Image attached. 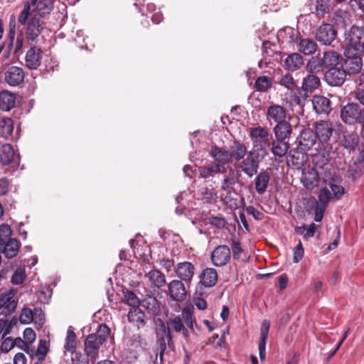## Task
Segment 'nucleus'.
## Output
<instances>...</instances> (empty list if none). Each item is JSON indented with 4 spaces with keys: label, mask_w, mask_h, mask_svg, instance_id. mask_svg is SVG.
Returning a JSON list of instances; mask_svg holds the SVG:
<instances>
[{
    "label": "nucleus",
    "mask_w": 364,
    "mask_h": 364,
    "mask_svg": "<svg viewBox=\"0 0 364 364\" xmlns=\"http://www.w3.org/2000/svg\"><path fill=\"white\" fill-rule=\"evenodd\" d=\"M110 333V329L105 324L98 326L96 333L89 334L85 341V353L91 360H95L99 354L100 348L107 340Z\"/></svg>",
    "instance_id": "nucleus-1"
},
{
    "label": "nucleus",
    "mask_w": 364,
    "mask_h": 364,
    "mask_svg": "<svg viewBox=\"0 0 364 364\" xmlns=\"http://www.w3.org/2000/svg\"><path fill=\"white\" fill-rule=\"evenodd\" d=\"M250 138L252 143V148L250 151L264 159L268 155V147L271 143L267 129L261 126L250 128Z\"/></svg>",
    "instance_id": "nucleus-2"
},
{
    "label": "nucleus",
    "mask_w": 364,
    "mask_h": 364,
    "mask_svg": "<svg viewBox=\"0 0 364 364\" xmlns=\"http://www.w3.org/2000/svg\"><path fill=\"white\" fill-rule=\"evenodd\" d=\"M34 6L32 12L36 13L34 16L45 17L50 14L53 9V0H30L24 4L23 9L18 17V21L21 25L26 23L31 14V6Z\"/></svg>",
    "instance_id": "nucleus-3"
},
{
    "label": "nucleus",
    "mask_w": 364,
    "mask_h": 364,
    "mask_svg": "<svg viewBox=\"0 0 364 364\" xmlns=\"http://www.w3.org/2000/svg\"><path fill=\"white\" fill-rule=\"evenodd\" d=\"M363 37V28L356 26H351L350 30L345 33V43L346 44L345 50L350 54L353 52L363 53L364 42L362 41Z\"/></svg>",
    "instance_id": "nucleus-4"
},
{
    "label": "nucleus",
    "mask_w": 364,
    "mask_h": 364,
    "mask_svg": "<svg viewBox=\"0 0 364 364\" xmlns=\"http://www.w3.org/2000/svg\"><path fill=\"white\" fill-rule=\"evenodd\" d=\"M264 159L257 156V155L248 151L246 157L243 158L238 165V168L248 177L252 178L257 173L259 163Z\"/></svg>",
    "instance_id": "nucleus-5"
},
{
    "label": "nucleus",
    "mask_w": 364,
    "mask_h": 364,
    "mask_svg": "<svg viewBox=\"0 0 364 364\" xmlns=\"http://www.w3.org/2000/svg\"><path fill=\"white\" fill-rule=\"evenodd\" d=\"M337 37V31L328 23H322L316 31L315 38L321 45L331 46Z\"/></svg>",
    "instance_id": "nucleus-6"
},
{
    "label": "nucleus",
    "mask_w": 364,
    "mask_h": 364,
    "mask_svg": "<svg viewBox=\"0 0 364 364\" xmlns=\"http://www.w3.org/2000/svg\"><path fill=\"white\" fill-rule=\"evenodd\" d=\"M15 295L16 292L13 289L0 294V315L6 316L15 311L18 304Z\"/></svg>",
    "instance_id": "nucleus-7"
},
{
    "label": "nucleus",
    "mask_w": 364,
    "mask_h": 364,
    "mask_svg": "<svg viewBox=\"0 0 364 364\" xmlns=\"http://www.w3.org/2000/svg\"><path fill=\"white\" fill-rule=\"evenodd\" d=\"M344 54L346 59L342 65V68H343L348 75H355L358 73L363 67V60L361 56L363 53L353 52L350 54L345 50Z\"/></svg>",
    "instance_id": "nucleus-8"
},
{
    "label": "nucleus",
    "mask_w": 364,
    "mask_h": 364,
    "mask_svg": "<svg viewBox=\"0 0 364 364\" xmlns=\"http://www.w3.org/2000/svg\"><path fill=\"white\" fill-rule=\"evenodd\" d=\"M362 110L356 103H348L342 107L341 117L343 122L353 124L361 119Z\"/></svg>",
    "instance_id": "nucleus-9"
},
{
    "label": "nucleus",
    "mask_w": 364,
    "mask_h": 364,
    "mask_svg": "<svg viewBox=\"0 0 364 364\" xmlns=\"http://www.w3.org/2000/svg\"><path fill=\"white\" fill-rule=\"evenodd\" d=\"M231 251L228 246L225 245H218L212 252L210 259L215 267H224L230 260Z\"/></svg>",
    "instance_id": "nucleus-10"
},
{
    "label": "nucleus",
    "mask_w": 364,
    "mask_h": 364,
    "mask_svg": "<svg viewBox=\"0 0 364 364\" xmlns=\"http://www.w3.org/2000/svg\"><path fill=\"white\" fill-rule=\"evenodd\" d=\"M314 133L317 139L322 144L327 143L333 132V125L332 122L326 120H320L314 124Z\"/></svg>",
    "instance_id": "nucleus-11"
},
{
    "label": "nucleus",
    "mask_w": 364,
    "mask_h": 364,
    "mask_svg": "<svg viewBox=\"0 0 364 364\" xmlns=\"http://www.w3.org/2000/svg\"><path fill=\"white\" fill-rule=\"evenodd\" d=\"M346 75L343 68L336 67L326 72L324 80L331 86H341L346 81Z\"/></svg>",
    "instance_id": "nucleus-12"
},
{
    "label": "nucleus",
    "mask_w": 364,
    "mask_h": 364,
    "mask_svg": "<svg viewBox=\"0 0 364 364\" xmlns=\"http://www.w3.org/2000/svg\"><path fill=\"white\" fill-rule=\"evenodd\" d=\"M24 350L29 355L33 360H36L37 363H42L45 360L48 352L49 350L48 343L45 339H41L36 349L31 346H27Z\"/></svg>",
    "instance_id": "nucleus-13"
},
{
    "label": "nucleus",
    "mask_w": 364,
    "mask_h": 364,
    "mask_svg": "<svg viewBox=\"0 0 364 364\" xmlns=\"http://www.w3.org/2000/svg\"><path fill=\"white\" fill-rule=\"evenodd\" d=\"M25 73L23 68L11 66L4 73V80L11 86H18L23 82Z\"/></svg>",
    "instance_id": "nucleus-14"
},
{
    "label": "nucleus",
    "mask_w": 364,
    "mask_h": 364,
    "mask_svg": "<svg viewBox=\"0 0 364 364\" xmlns=\"http://www.w3.org/2000/svg\"><path fill=\"white\" fill-rule=\"evenodd\" d=\"M196 267L189 262H183L178 263L176 268L175 272L180 281H183L186 283H190L194 276Z\"/></svg>",
    "instance_id": "nucleus-15"
},
{
    "label": "nucleus",
    "mask_w": 364,
    "mask_h": 364,
    "mask_svg": "<svg viewBox=\"0 0 364 364\" xmlns=\"http://www.w3.org/2000/svg\"><path fill=\"white\" fill-rule=\"evenodd\" d=\"M299 145L302 151H309L316 143L317 138L312 129H303L297 138Z\"/></svg>",
    "instance_id": "nucleus-16"
},
{
    "label": "nucleus",
    "mask_w": 364,
    "mask_h": 364,
    "mask_svg": "<svg viewBox=\"0 0 364 364\" xmlns=\"http://www.w3.org/2000/svg\"><path fill=\"white\" fill-rule=\"evenodd\" d=\"M266 116L269 122L280 123L287 121V110L282 105L273 104L267 109Z\"/></svg>",
    "instance_id": "nucleus-17"
},
{
    "label": "nucleus",
    "mask_w": 364,
    "mask_h": 364,
    "mask_svg": "<svg viewBox=\"0 0 364 364\" xmlns=\"http://www.w3.org/2000/svg\"><path fill=\"white\" fill-rule=\"evenodd\" d=\"M168 287L173 300L182 301L186 299L187 291L182 281L174 279L168 284Z\"/></svg>",
    "instance_id": "nucleus-18"
},
{
    "label": "nucleus",
    "mask_w": 364,
    "mask_h": 364,
    "mask_svg": "<svg viewBox=\"0 0 364 364\" xmlns=\"http://www.w3.org/2000/svg\"><path fill=\"white\" fill-rule=\"evenodd\" d=\"M26 24V36L27 39L31 42L36 41L43 29L40 20L36 16H33L29 19L28 18Z\"/></svg>",
    "instance_id": "nucleus-19"
},
{
    "label": "nucleus",
    "mask_w": 364,
    "mask_h": 364,
    "mask_svg": "<svg viewBox=\"0 0 364 364\" xmlns=\"http://www.w3.org/2000/svg\"><path fill=\"white\" fill-rule=\"evenodd\" d=\"M210 156L215 159V162L220 164L223 168L224 165L232 162L230 151L224 147L216 145L211 146Z\"/></svg>",
    "instance_id": "nucleus-20"
},
{
    "label": "nucleus",
    "mask_w": 364,
    "mask_h": 364,
    "mask_svg": "<svg viewBox=\"0 0 364 364\" xmlns=\"http://www.w3.org/2000/svg\"><path fill=\"white\" fill-rule=\"evenodd\" d=\"M301 182L308 189H313L318 185L319 177L316 170L314 168L307 167L302 171Z\"/></svg>",
    "instance_id": "nucleus-21"
},
{
    "label": "nucleus",
    "mask_w": 364,
    "mask_h": 364,
    "mask_svg": "<svg viewBox=\"0 0 364 364\" xmlns=\"http://www.w3.org/2000/svg\"><path fill=\"white\" fill-rule=\"evenodd\" d=\"M313 107L318 114H328L331 111V102L329 99L322 95H315L312 99Z\"/></svg>",
    "instance_id": "nucleus-22"
},
{
    "label": "nucleus",
    "mask_w": 364,
    "mask_h": 364,
    "mask_svg": "<svg viewBox=\"0 0 364 364\" xmlns=\"http://www.w3.org/2000/svg\"><path fill=\"white\" fill-rule=\"evenodd\" d=\"M270 181V173L267 170H261L255 178V188L256 192L264 194L268 188Z\"/></svg>",
    "instance_id": "nucleus-23"
},
{
    "label": "nucleus",
    "mask_w": 364,
    "mask_h": 364,
    "mask_svg": "<svg viewBox=\"0 0 364 364\" xmlns=\"http://www.w3.org/2000/svg\"><path fill=\"white\" fill-rule=\"evenodd\" d=\"M41 50L36 47H31L27 51L25 62L29 69H36L41 65Z\"/></svg>",
    "instance_id": "nucleus-24"
},
{
    "label": "nucleus",
    "mask_w": 364,
    "mask_h": 364,
    "mask_svg": "<svg viewBox=\"0 0 364 364\" xmlns=\"http://www.w3.org/2000/svg\"><path fill=\"white\" fill-rule=\"evenodd\" d=\"M321 58L324 68H328V70L338 67L343 60L342 56L335 50L324 52Z\"/></svg>",
    "instance_id": "nucleus-25"
},
{
    "label": "nucleus",
    "mask_w": 364,
    "mask_h": 364,
    "mask_svg": "<svg viewBox=\"0 0 364 364\" xmlns=\"http://www.w3.org/2000/svg\"><path fill=\"white\" fill-rule=\"evenodd\" d=\"M270 323L267 320H264L260 328V336L259 342V355L262 360H264L266 355V342L268 337Z\"/></svg>",
    "instance_id": "nucleus-26"
},
{
    "label": "nucleus",
    "mask_w": 364,
    "mask_h": 364,
    "mask_svg": "<svg viewBox=\"0 0 364 364\" xmlns=\"http://www.w3.org/2000/svg\"><path fill=\"white\" fill-rule=\"evenodd\" d=\"M19 246L20 244L18 241L15 238H12L2 242L1 245H0V251L2 252V254L6 258L11 259L16 256Z\"/></svg>",
    "instance_id": "nucleus-27"
},
{
    "label": "nucleus",
    "mask_w": 364,
    "mask_h": 364,
    "mask_svg": "<svg viewBox=\"0 0 364 364\" xmlns=\"http://www.w3.org/2000/svg\"><path fill=\"white\" fill-rule=\"evenodd\" d=\"M298 50L305 55L315 53L318 49V45L315 41L309 38H300L298 43Z\"/></svg>",
    "instance_id": "nucleus-28"
},
{
    "label": "nucleus",
    "mask_w": 364,
    "mask_h": 364,
    "mask_svg": "<svg viewBox=\"0 0 364 364\" xmlns=\"http://www.w3.org/2000/svg\"><path fill=\"white\" fill-rule=\"evenodd\" d=\"M273 133L275 139L286 141L292 134L291 125L287 121L277 123L273 128Z\"/></svg>",
    "instance_id": "nucleus-29"
},
{
    "label": "nucleus",
    "mask_w": 364,
    "mask_h": 364,
    "mask_svg": "<svg viewBox=\"0 0 364 364\" xmlns=\"http://www.w3.org/2000/svg\"><path fill=\"white\" fill-rule=\"evenodd\" d=\"M304 64L302 56L298 53L289 55L284 60V66L289 71H296Z\"/></svg>",
    "instance_id": "nucleus-30"
},
{
    "label": "nucleus",
    "mask_w": 364,
    "mask_h": 364,
    "mask_svg": "<svg viewBox=\"0 0 364 364\" xmlns=\"http://www.w3.org/2000/svg\"><path fill=\"white\" fill-rule=\"evenodd\" d=\"M217 281L218 272L214 268H206L200 275V282L205 287H213Z\"/></svg>",
    "instance_id": "nucleus-31"
},
{
    "label": "nucleus",
    "mask_w": 364,
    "mask_h": 364,
    "mask_svg": "<svg viewBox=\"0 0 364 364\" xmlns=\"http://www.w3.org/2000/svg\"><path fill=\"white\" fill-rule=\"evenodd\" d=\"M229 151L232 161H241L248 153L245 144L237 140L234 141Z\"/></svg>",
    "instance_id": "nucleus-32"
},
{
    "label": "nucleus",
    "mask_w": 364,
    "mask_h": 364,
    "mask_svg": "<svg viewBox=\"0 0 364 364\" xmlns=\"http://www.w3.org/2000/svg\"><path fill=\"white\" fill-rule=\"evenodd\" d=\"M270 145L272 154L275 157L278 158L284 157L289 149V144L288 141L277 139L272 140Z\"/></svg>",
    "instance_id": "nucleus-33"
},
{
    "label": "nucleus",
    "mask_w": 364,
    "mask_h": 364,
    "mask_svg": "<svg viewBox=\"0 0 364 364\" xmlns=\"http://www.w3.org/2000/svg\"><path fill=\"white\" fill-rule=\"evenodd\" d=\"M200 176L203 178L213 177L218 173L225 172V168H223L220 164L213 162L208 166H201L198 168Z\"/></svg>",
    "instance_id": "nucleus-34"
},
{
    "label": "nucleus",
    "mask_w": 364,
    "mask_h": 364,
    "mask_svg": "<svg viewBox=\"0 0 364 364\" xmlns=\"http://www.w3.org/2000/svg\"><path fill=\"white\" fill-rule=\"evenodd\" d=\"M306 156L304 154L291 149L287 156V162L289 166L292 165L296 168H299L306 161Z\"/></svg>",
    "instance_id": "nucleus-35"
},
{
    "label": "nucleus",
    "mask_w": 364,
    "mask_h": 364,
    "mask_svg": "<svg viewBox=\"0 0 364 364\" xmlns=\"http://www.w3.org/2000/svg\"><path fill=\"white\" fill-rule=\"evenodd\" d=\"M321 85L320 78L315 74L309 73L304 79L301 88L313 92Z\"/></svg>",
    "instance_id": "nucleus-36"
},
{
    "label": "nucleus",
    "mask_w": 364,
    "mask_h": 364,
    "mask_svg": "<svg viewBox=\"0 0 364 364\" xmlns=\"http://www.w3.org/2000/svg\"><path fill=\"white\" fill-rule=\"evenodd\" d=\"M333 21L337 28H345L352 23L350 14L344 11L336 12L333 17Z\"/></svg>",
    "instance_id": "nucleus-37"
},
{
    "label": "nucleus",
    "mask_w": 364,
    "mask_h": 364,
    "mask_svg": "<svg viewBox=\"0 0 364 364\" xmlns=\"http://www.w3.org/2000/svg\"><path fill=\"white\" fill-rule=\"evenodd\" d=\"M16 97L9 91L0 92V109L4 111L11 110L15 105Z\"/></svg>",
    "instance_id": "nucleus-38"
},
{
    "label": "nucleus",
    "mask_w": 364,
    "mask_h": 364,
    "mask_svg": "<svg viewBox=\"0 0 364 364\" xmlns=\"http://www.w3.org/2000/svg\"><path fill=\"white\" fill-rule=\"evenodd\" d=\"M15 159L14 150L11 145L4 144L0 149V162L4 165H9Z\"/></svg>",
    "instance_id": "nucleus-39"
},
{
    "label": "nucleus",
    "mask_w": 364,
    "mask_h": 364,
    "mask_svg": "<svg viewBox=\"0 0 364 364\" xmlns=\"http://www.w3.org/2000/svg\"><path fill=\"white\" fill-rule=\"evenodd\" d=\"M129 322L135 323L139 328L145 324V314L139 308L131 309L127 314Z\"/></svg>",
    "instance_id": "nucleus-40"
},
{
    "label": "nucleus",
    "mask_w": 364,
    "mask_h": 364,
    "mask_svg": "<svg viewBox=\"0 0 364 364\" xmlns=\"http://www.w3.org/2000/svg\"><path fill=\"white\" fill-rule=\"evenodd\" d=\"M151 284L158 288L163 287L166 283L165 276L157 269H153L145 275Z\"/></svg>",
    "instance_id": "nucleus-41"
},
{
    "label": "nucleus",
    "mask_w": 364,
    "mask_h": 364,
    "mask_svg": "<svg viewBox=\"0 0 364 364\" xmlns=\"http://www.w3.org/2000/svg\"><path fill=\"white\" fill-rule=\"evenodd\" d=\"M331 9L330 0H316L315 11L313 12L318 18H322L329 13Z\"/></svg>",
    "instance_id": "nucleus-42"
},
{
    "label": "nucleus",
    "mask_w": 364,
    "mask_h": 364,
    "mask_svg": "<svg viewBox=\"0 0 364 364\" xmlns=\"http://www.w3.org/2000/svg\"><path fill=\"white\" fill-rule=\"evenodd\" d=\"M14 129L13 120L11 118H3L0 119V136L8 138L11 135Z\"/></svg>",
    "instance_id": "nucleus-43"
},
{
    "label": "nucleus",
    "mask_w": 364,
    "mask_h": 364,
    "mask_svg": "<svg viewBox=\"0 0 364 364\" xmlns=\"http://www.w3.org/2000/svg\"><path fill=\"white\" fill-rule=\"evenodd\" d=\"M272 82V77L265 75L259 76L255 81V87L257 91L265 92L271 88Z\"/></svg>",
    "instance_id": "nucleus-44"
},
{
    "label": "nucleus",
    "mask_w": 364,
    "mask_h": 364,
    "mask_svg": "<svg viewBox=\"0 0 364 364\" xmlns=\"http://www.w3.org/2000/svg\"><path fill=\"white\" fill-rule=\"evenodd\" d=\"M324 66L322 63V58L313 57L306 64V70L309 73L315 74L321 72Z\"/></svg>",
    "instance_id": "nucleus-45"
},
{
    "label": "nucleus",
    "mask_w": 364,
    "mask_h": 364,
    "mask_svg": "<svg viewBox=\"0 0 364 364\" xmlns=\"http://www.w3.org/2000/svg\"><path fill=\"white\" fill-rule=\"evenodd\" d=\"M123 301L131 306L132 309L139 308L141 304L140 300L136 294L128 289L123 291Z\"/></svg>",
    "instance_id": "nucleus-46"
},
{
    "label": "nucleus",
    "mask_w": 364,
    "mask_h": 364,
    "mask_svg": "<svg viewBox=\"0 0 364 364\" xmlns=\"http://www.w3.org/2000/svg\"><path fill=\"white\" fill-rule=\"evenodd\" d=\"M359 137L356 133L347 134L343 136V146L349 151H353L358 145Z\"/></svg>",
    "instance_id": "nucleus-47"
},
{
    "label": "nucleus",
    "mask_w": 364,
    "mask_h": 364,
    "mask_svg": "<svg viewBox=\"0 0 364 364\" xmlns=\"http://www.w3.org/2000/svg\"><path fill=\"white\" fill-rule=\"evenodd\" d=\"M65 349L72 353L76 350V335L74 331H68L65 339Z\"/></svg>",
    "instance_id": "nucleus-48"
},
{
    "label": "nucleus",
    "mask_w": 364,
    "mask_h": 364,
    "mask_svg": "<svg viewBox=\"0 0 364 364\" xmlns=\"http://www.w3.org/2000/svg\"><path fill=\"white\" fill-rule=\"evenodd\" d=\"M234 170L232 168L230 169L229 174L227 176H225L223 180L221 182V189L230 192L232 186H233L235 183V181L234 179V177L232 175L234 174Z\"/></svg>",
    "instance_id": "nucleus-49"
},
{
    "label": "nucleus",
    "mask_w": 364,
    "mask_h": 364,
    "mask_svg": "<svg viewBox=\"0 0 364 364\" xmlns=\"http://www.w3.org/2000/svg\"><path fill=\"white\" fill-rule=\"evenodd\" d=\"M19 342H22V339L20 338L14 339L11 337H8L3 340L1 350L4 353H8Z\"/></svg>",
    "instance_id": "nucleus-50"
},
{
    "label": "nucleus",
    "mask_w": 364,
    "mask_h": 364,
    "mask_svg": "<svg viewBox=\"0 0 364 364\" xmlns=\"http://www.w3.org/2000/svg\"><path fill=\"white\" fill-rule=\"evenodd\" d=\"M16 323V321L14 319L10 321L2 318L0 319V333H3V338L10 333Z\"/></svg>",
    "instance_id": "nucleus-51"
},
{
    "label": "nucleus",
    "mask_w": 364,
    "mask_h": 364,
    "mask_svg": "<svg viewBox=\"0 0 364 364\" xmlns=\"http://www.w3.org/2000/svg\"><path fill=\"white\" fill-rule=\"evenodd\" d=\"M16 36V25L15 22L14 23L10 22L9 24V31L7 35V39H8V43H7V55H6V58L8 57V55L10 54V52L11 51L13 47H14V42Z\"/></svg>",
    "instance_id": "nucleus-52"
},
{
    "label": "nucleus",
    "mask_w": 364,
    "mask_h": 364,
    "mask_svg": "<svg viewBox=\"0 0 364 364\" xmlns=\"http://www.w3.org/2000/svg\"><path fill=\"white\" fill-rule=\"evenodd\" d=\"M36 337L35 331L31 328H26L23 331V341L22 340L20 343L23 344L26 349L27 346H30L33 343Z\"/></svg>",
    "instance_id": "nucleus-53"
},
{
    "label": "nucleus",
    "mask_w": 364,
    "mask_h": 364,
    "mask_svg": "<svg viewBox=\"0 0 364 364\" xmlns=\"http://www.w3.org/2000/svg\"><path fill=\"white\" fill-rule=\"evenodd\" d=\"M139 5V11L142 15H146V12L151 13L156 9L155 4L151 0H142L139 1V3H136L135 6Z\"/></svg>",
    "instance_id": "nucleus-54"
},
{
    "label": "nucleus",
    "mask_w": 364,
    "mask_h": 364,
    "mask_svg": "<svg viewBox=\"0 0 364 364\" xmlns=\"http://www.w3.org/2000/svg\"><path fill=\"white\" fill-rule=\"evenodd\" d=\"M331 198V193L327 188H322L318 194L317 205L326 207Z\"/></svg>",
    "instance_id": "nucleus-55"
},
{
    "label": "nucleus",
    "mask_w": 364,
    "mask_h": 364,
    "mask_svg": "<svg viewBox=\"0 0 364 364\" xmlns=\"http://www.w3.org/2000/svg\"><path fill=\"white\" fill-rule=\"evenodd\" d=\"M181 316L182 321H184L186 325L188 328L193 329V323H195V318L193 317V314L191 309L188 307L183 309L181 313Z\"/></svg>",
    "instance_id": "nucleus-56"
},
{
    "label": "nucleus",
    "mask_w": 364,
    "mask_h": 364,
    "mask_svg": "<svg viewBox=\"0 0 364 364\" xmlns=\"http://www.w3.org/2000/svg\"><path fill=\"white\" fill-rule=\"evenodd\" d=\"M279 83L290 90H293L296 87V82L290 74L282 75L279 79Z\"/></svg>",
    "instance_id": "nucleus-57"
},
{
    "label": "nucleus",
    "mask_w": 364,
    "mask_h": 364,
    "mask_svg": "<svg viewBox=\"0 0 364 364\" xmlns=\"http://www.w3.org/2000/svg\"><path fill=\"white\" fill-rule=\"evenodd\" d=\"M230 245L233 259L237 260L239 259L240 258L241 253L243 252L240 242L235 238H232L231 240Z\"/></svg>",
    "instance_id": "nucleus-58"
},
{
    "label": "nucleus",
    "mask_w": 364,
    "mask_h": 364,
    "mask_svg": "<svg viewBox=\"0 0 364 364\" xmlns=\"http://www.w3.org/2000/svg\"><path fill=\"white\" fill-rule=\"evenodd\" d=\"M34 314L31 309L24 308L20 314L19 320L21 323L28 324L33 320Z\"/></svg>",
    "instance_id": "nucleus-59"
},
{
    "label": "nucleus",
    "mask_w": 364,
    "mask_h": 364,
    "mask_svg": "<svg viewBox=\"0 0 364 364\" xmlns=\"http://www.w3.org/2000/svg\"><path fill=\"white\" fill-rule=\"evenodd\" d=\"M12 239L11 230L9 225L2 224L0 225V245L2 242Z\"/></svg>",
    "instance_id": "nucleus-60"
},
{
    "label": "nucleus",
    "mask_w": 364,
    "mask_h": 364,
    "mask_svg": "<svg viewBox=\"0 0 364 364\" xmlns=\"http://www.w3.org/2000/svg\"><path fill=\"white\" fill-rule=\"evenodd\" d=\"M169 328L173 329L176 332L186 331L182 318L176 316L169 321Z\"/></svg>",
    "instance_id": "nucleus-61"
},
{
    "label": "nucleus",
    "mask_w": 364,
    "mask_h": 364,
    "mask_svg": "<svg viewBox=\"0 0 364 364\" xmlns=\"http://www.w3.org/2000/svg\"><path fill=\"white\" fill-rule=\"evenodd\" d=\"M142 306L146 308L149 311L154 313L157 309V301L155 297L149 296L144 299L141 303Z\"/></svg>",
    "instance_id": "nucleus-62"
},
{
    "label": "nucleus",
    "mask_w": 364,
    "mask_h": 364,
    "mask_svg": "<svg viewBox=\"0 0 364 364\" xmlns=\"http://www.w3.org/2000/svg\"><path fill=\"white\" fill-rule=\"evenodd\" d=\"M209 224L218 229L225 228L227 225V221L223 217H211L209 218Z\"/></svg>",
    "instance_id": "nucleus-63"
},
{
    "label": "nucleus",
    "mask_w": 364,
    "mask_h": 364,
    "mask_svg": "<svg viewBox=\"0 0 364 364\" xmlns=\"http://www.w3.org/2000/svg\"><path fill=\"white\" fill-rule=\"evenodd\" d=\"M68 364H89V361L80 353H75L71 354L70 361Z\"/></svg>",
    "instance_id": "nucleus-64"
}]
</instances>
